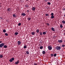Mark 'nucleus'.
I'll use <instances>...</instances> for the list:
<instances>
[{
  "label": "nucleus",
  "instance_id": "nucleus-2",
  "mask_svg": "<svg viewBox=\"0 0 65 65\" xmlns=\"http://www.w3.org/2000/svg\"><path fill=\"white\" fill-rule=\"evenodd\" d=\"M48 48L49 50H52V46H49L48 47Z\"/></svg>",
  "mask_w": 65,
  "mask_h": 65
},
{
  "label": "nucleus",
  "instance_id": "nucleus-34",
  "mask_svg": "<svg viewBox=\"0 0 65 65\" xmlns=\"http://www.w3.org/2000/svg\"><path fill=\"white\" fill-rule=\"evenodd\" d=\"M11 59L12 60V61H14V58H11Z\"/></svg>",
  "mask_w": 65,
  "mask_h": 65
},
{
  "label": "nucleus",
  "instance_id": "nucleus-17",
  "mask_svg": "<svg viewBox=\"0 0 65 65\" xmlns=\"http://www.w3.org/2000/svg\"><path fill=\"white\" fill-rule=\"evenodd\" d=\"M43 47L42 46H41L40 47V49L41 50H42V49H43Z\"/></svg>",
  "mask_w": 65,
  "mask_h": 65
},
{
  "label": "nucleus",
  "instance_id": "nucleus-29",
  "mask_svg": "<svg viewBox=\"0 0 65 65\" xmlns=\"http://www.w3.org/2000/svg\"><path fill=\"white\" fill-rule=\"evenodd\" d=\"M13 17H14V18H15L16 17V15H15V14H14L13 15Z\"/></svg>",
  "mask_w": 65,
  "mask_h": 65
},
{
  "label": "nucleus",
  "instance_id": "nucleus-43",
  "mask_svg": "<svg viewBox=\"0 0 65 65\" xmlns=\"http://www.w3.org/2000/svg\"><path fill=\"white\" fill-rule=\"evenodd\" d=\"M0 19H2V17H0Z\"/></svg>",
  "mask_w": 65,
  "mask_h": 65
},
{
  "label": "nucleus",
  "instance_id": "nucleus-44",
  "mask_svg": "<svg viewBox=\"0 0 65 65\" xmlns=\"http://www.w3.org/2000/svg\"><path fill=\"white\" fill-rule=\"evenodd\" d=\"M64 17H65V14H64Z\"/></svg>",
  "mask_w": 65,
  "mask_h": 65
},
{
  "label": "nucleus",
  "instance_id": "nucleus-20",
  "mask_svg": "<svg viewBox=\"0 0 65 65\" xmlns=\"http://www.w3.org/2000/svg\"><path fill=\"white\" fill-rule=\"evenodd\" d=\"M3 58V55H0V58Z\"/></svg>",
  "mask_w": 65,
  "mask_h": 65
},
{
  "label": "nucleus",
  "instance_id": "nucleus-31",
  "mask_svg": "<svg viewBox=\"0 0 65 65\" xmlns=\"http://www.w3.org/2000/svg\"><path fill=\"white\" fill-rule=\"evenodd\" d=\"M9 62H12V61L11 59H10L9 60Z\"/></svg>",
  "mask_w": 65,
  "mask_h": 65
},
{
  "label": "nucleus",
  "instance_id": "nucleus-35",
  "mask_svg": "<svg viewBox=\"0 0 65 65\" xmlns=\"http://www.w3.org/2000/svg\"><path fill=\"white\" fill-rule=\"evenodd\" d=\"M25 7H27V8H28V7H29V6H28V5H26L25 6Z\"/></svg>",
  "mask_w": 65,
  "mask_h": 65
},
{
  "label": "nucleus",
  "instance_id": "nucleus-38",
  "mask_svg": "<svg viewBox=\"0 0 65 65\" xmlns=\"http://www.w3.org/2000/svg\"><path fill=\"white\" fill-rule=\"evenodd\" d=\"M46 25H47V26H49L50 25V24L48 23H46Z\"/></svg>",
  "mask_w": 65,
  "mask_h": 65
},
{
  "label": "nucleus",
  "instance_id": "nucleus-15",
  "mask_svg": "<svg viewBox=\"0 0 65 65\" xmlns=\"http://www.w3.org/2000/svg\"><path fill=\"white\" fill-rule=\"evenodd\" d=\"M32 9L34 11L35 10V7H33L32 8Z\"/></svg>",
  "mask_w": 65,
  "mask_h": 65
},
{
  "label": "nucleus",
  "instance_id": "nucleus-24",
  "mask_svg": "<svg viewBox=\"0 0 65 65\" xmlns=\"http://www.w3.org/2000/svg\"><path fill=\"white\" fill-rule=\"evenodd\" d=\"M18 34H19V33H18V32H15L14 34V35H18Z\"/></svg>",
  "mask_w": 65,
  "mask_h": 65
},
{
  "label": "nucleus",
  "instance_id": "nucleus-30",
  "mask_svg": "<svg viewBox=\"0 0 65 65\" xmlns=\"http://www.w3.org/2000/svg\"><path fill=\"white\" fill-rule=\"evenodd\" d=\"M5 35H6V36H8V34L7 33H5Z\"/></svg>",
  "mask_w": 65,
  "mask_h": 65
},
{
  "label": "nucleus",
  "instance_id": "nucleus-13",
  "mask_svg": "<svg viewBox=\"0 0 65 65\" xmlns=\"http://www.w3.org/2000/svg\"><path fill=\"white\" fill-rule=\"evenodd\" d=\"M31 34H32V35H35V32H32Z\"/></svg>",
  "mask_w": 65,
  "mask_h": 65
},
{
  "label": "nucleus",
  "instance_id": "nucleus-46",
  "mask_svg": "<svg viewBox=\"0 0 65 65\" xmlns=\"http://www.w3.org/2000/svg\"><path fill=\"white\" fill-rule=\"evenodd\" d=\"M26 0V1H28V0Z\"/></svg>",
  "mask_w": 65,
  "mask_h": 65
},
{
  "label": "nucleus",
  "instance_id": "nucleus-7",
  "mask_svg": "<svg viewBox=\"0 0 65 65\" xmlns=\"http://www.w3.org/2000/svg\"><path fill=\"white\" fill-rule=\"evenodd\" d=\"M21 15H23V16H25L26 15V14L24 13H22Z\"/></svg>",
  "mask_w": 65,
  "mask_h": 65
},
{
  "label": "nucleus",
  "instance_id": "nucleus-25",
  "mask_svg": "<svg viewBox=\"0 0 65 65\" xmlns=\"http://www.w3.org/2000/svg\"><path fill=\"white\" fill-rule=\"evenodd\" d=\"M54 16H51V18L52 19H54Z\"/></svg>",
  "mask_w": 65,
  "mask_h": 65
},
{
  "label": "nucleus",
  "instance_id": "nucleus-16",
  "mask_svg": "<svg viewBox=\"0 0 65 65\" xmlns=\"http://www.w3.org/2000/svg\"><path fill=\"white\" fill-rule=\"evenodd\" d=\"M4 48H7V45H4Z\"/></svg>",
  "mask_w": 65,
  "mask_h": 65
},
{
  "label": "nucleus",
  "instance_id": "nucleus-36",
  "mask_svg": "<svg viewBox=\"0 0 65 65\" xmlns=\"http://www.w3.org/2000/svg\"><path fill=\"white\" fill-rule=\"evenodd\" d=\"M65 45H62V47H65Z\"/></svg>",
  "mask_w": 65,
  "mask_h": 65
},
{
  "label": "nucleus",
  "instance_id": "nucleus-39",
  "mask_svg": "<svg viewBox=\"0 0 65 65\" xmlns=\"http://www.w3.org/2000/svg\"><path fill=\"white\" fill-rule=\"evenodd\" d=\"M53 54H51V57H53Z\"/></svg>",
  "mask_w": 65,
  "mask_h": 65
},
{
  "label": "nucleus",
  "instance_id": "nucleus-48",
  "mask_svg": "<svg viewBox=\"0 0 65 65\" xmlns=\"http://www.w3.org/2000/svg\"><path fill=\"white\" fill-rule=\"evenodd\" d=\"M48 18H49V17H48Z\"/></svg>",
  "mask_w": 65,
  "mask_h": 65
},
{
  "label": "nucleus",
  "instance_id": "nucleus-40",
  "mask_svg": "<svg viewBox=\"0 0 65 65\" xmlns=\"http://www.w3.org/2000/svg\"><path fill=\"white\" fill-rule=\"evenodd\" d=\"M63 11L64 10H65V8H64L63 9Z\"/></svg>",
  "mask_w": 65,
  "mask_h": 65
},
{
  "label": "nucleus",
  "instance_id": "nucleus-41",
  "mask_svg": "<svg viewBox=\"0 0 65 65\" xmlns=\"http://www.w3.org/2000/svg\"><path fill=\"white\" fill-rule=\"evenodd\" d=\"M34 65H38L37 63H36L34 64Z\"/></svg>",
  "mask_w": 65,
  "mask_h": 65
},
{
  "label": "nucleus",
  "instance_id": "nucleus-26",
  "mask_svg": "<svg viewBox=\"0 0 65 65\" xmlns=\"http://www.w3.org/2000/svg\"><path fill=\"white\" fill-rule=\"evenodd\" d=\"M60 28H63V25H62V24L60 25Z\"/></svg>",
  "mask_w": 65,
  "mask_h": 65
},
{
  "label": "nucleus",
  "instance_id": "nucleus-5",
  "mask_svg": "<svg viewBox=\"0 0 65 65\" xmlns=\"http://www.w3.org/2000/svg\"><path fill=\"white\" fill-rule=\"evenodd\" d=\"M18 44L19 45H20L21 44V42L20 41H18Z\"/></svg>",
  "mask_w": 65,
  "mask_h": 65
},
{
  "label": "nucleus",
  "instance_id": "nucleus-21",
  "mask_svg": "<svg viewBox=\"0 0 65 65\" xmlns=\"http://www.w3.org/2000/svg\"><path fill=\"white\" fill-rule=\"evenodd\" d=\"M42 33L43 35H45V34H46V33L45 32H43Z\"/></svg>",
  "mask_w": 65,
  "mask_h": 65
},
{
  "label": "nucleus",
  "instance_id": "nucleus-37",
  "mask_svg": "<svg viewBox=\"0 0 65 65\" xmlns=\"http://www.w3.org/2000/svg\"><path fill=\"white\" fill-rule=\"evenodd\" d=\"M45 15H46V16H48L49 15L47 13V14H46Z\"/></svg>",
  "mask_w": 65,
  "mask_h": 65
},
{
  "label": "nucleus",
  "instance_id": "nucleus-14",
  "mask_svg": "<svg viewBox=\"0 0 65 65\" xmlns=\"http://www.w3.org/2000/svg\"><path fill=\"white\" fill-rule=\"evenodd\" d=\"M42 53L43 55H44L45 54V52L44 51H43L42 52Z\"/></svg>",
  "mask_w": 65,
  "mask_h": 65
},
{
  "label": "nucleus",
  "instance_id": "nucleus-32",
  "mask_svg": "<svg viewBox=\"0 0 65 65\" xmlns=\"http://www.w3.org/2000/svg\"><path fill=\"white\" fill-rule=\"evenodd\" d=\"M47 4H48V5H51V3L48 2L47 3Z\"/></svg>",
  "mask_w": 65,
  "mask_h": 65
},
{
  "label": "nucleus",
  "instance_id": "nucleus-9",
  "mask_svg": "<svg viewBox=\"0 0 65 65\" xmlns=\"http://www.w3.org/2000/svg\"><path fill=\"white\" fill-rule=\"evenodd\" d=\"M27 20H28V21H30V20H31V18L29 17L27 18Z\"/></svg>",
  "mask_w": 65,
  "mask_h": 65
},
{
  "label": "nucleus",
  "instance_id": "nucleus-19",
  "mask_svg": "<svg viewBox=\"0 0 65 65\" xmlns=\"http://www.w3.org/2000/svg\"><path fill=\"white\" fill-rule=\"evenodd\" d=\"M40 35H41V36H42V32H40Z\"/></svg>",
  "mask_w": 65,
  "mask_h": 65
},
{
  "label": "nucleus",
  "instance_id": "nucleus-28",
  "mask_svg": "<svg viewBox=\"0 0 65 65\" xmlns=\"http://www.w3.org/2000/svg\"><path fill=\"white\" fill-rule=\"evenodd\" d=\"M56 55H57V54L56 53H55L54 55V57H56Z\"/></svg>",
  "mask_w": 65,
  "mask_h": 65
},
{
  "label": "nucleus",
  "instance_id": "nucleus-10",
  "mask_svg": "<svg viewBox=\"0 0 65 65\" xmlns=\"http://www.w3.org/2000/svg\"><path fill=\"white\" fill-rule=\"evenodd\" d=\"M24 48H27V45H25L24 46Z\"/></svg>",
  "mask_w": 65,
  "mask_h": 65
},
{
  "label": "nucleus",
  "instance_id": "nucleus-42",
  "mask_svg": "<svg viewBox=\"0 0 65 65\" xmlns=\"http://www.w3.org/2000/svg\"><path fill=\"white\" fill-rule=\"evenodd\" d=\"M29 10H27V12H29Z\"/></svg>",
  "mask_w": 65,
  "mask_h": 65
},
{
  "label": "nucleus",
  "instance_id": "nucleus-11",
  "mask_svg": "<svg viewBox=\"0 0 65 65\" xmlns=\"http://www.w3.org/2000/svg\"><path fill=\"white\" fill-rule=\"evenodd\" d=\"M10 9H10V8H8L7 9V10L8 11H9V12H10Z\"/></svg>",
  "mask_w": 65,
  "mask_h": 65
},
{
  "label": "nucleus",
  "instance_id": "nucleus-33",
  "mask_svg": "<svg viewBox=\"0 0 65 65\" xmlns=\"http://www.w3.org/2000/svg\"><path fill=\"white\" fill-rule=\"evenodd\" d=\"M51 15L52 16H54V13H52Z\"/></svg>",
  "mask_w": 65,
  "mask_h": 65
},
{
  "label": "nucleus",
  "instance_id": "nucleus-18",
  "mask_svg": "<svg viewBox=\"0 0 65 65\" xmlns=\"http://www.w3.org/2000/svg\"><path fill=\"white\" fill-rule=\"evenodd\" d=\"M3 32H4V33H5V32H6V29H4L3 31Z\"/></svg>",
  "mask_w": 65,
  "mask_h": 65
},
{
  "label": "nucleus",
  "instance_id": "nucleus-8",
  "mask_svg": "<svg viewBox=\"0 0 65 65\" xmlns=\"http://www.w3.org/2000/svg\"><path fill=\"white\" fill-rule=\"evenodd\" d=\"M51 29H52V31H53L54 32L55 31V29H54V28L53 27H52Z\"/></svg>",
  "mask_w": 65,
  "mask_h": 65
},
{
  "label": "nucleus",
  "instance_id": "nucleus-22",
  "mask_svg": "<svg viewBox=\"0 0 65 65\" xmlns=\"http://www.w3.org/2000/svg\"><path fill=\"white\" fill-rule=\"evenodd\" d=\"M62 24H65V21H64V20H63L62 21Z\"/></svg>",
  "mask_w": 65,
  "mask_h": 65
},
{
  "label": "nucleus",
  "instance_id": "nucleus-12",
  "mask_svg": "<svg viewBox=\"0 0 65 65\" xmlns=\"http://www.w3.org/2000/svg\"><path fill=\"white\" fill-rule=\"evenodd\" d=\"M39 32V30L38 29H37L36 30V32L37 33H38Z\"/></svg>",
  "mask_w": 65,
  "mask_h": 65
},
{
  "label": "nucleus",
  "instance_id": "nucleus-4",
  "mask_svg": "<svg viewBox=\"0 0 65 65\" xmlns=\"http://www.w3.org/2000/svg\"><path fill=\"white\" fill-rule=\"evenodd\" d=\"M19 63V60H18L17 61V62H15V64L16 65H17Z\"/></svg>",
  "mask_w": 65,
  "mask_h": 65
},
{
  "label": "nucleus",
  "instance_id": "nucleus-27",
  "mask_svg": "<svg viewBox=\"0 0 65 65\" xmlns=\"http://www.w3.org/2000/svg\"><path fill=\"white\" fill-rule=\"evenodd\" d=\"M21 23H18V26H21Z\"/></svg>",
  "mask_w": 65,
  "mask_h": 65
},
{
  "label": "nucleus",
  "instance_id": "nucleus-45",
  "mask_svg": "<svg viewBox=\"0 0 65 65\" xmlns=\"http://www.w3.org/2000/svg\"><path fill=\"white\" fill-rule=\"evenodd\" d=\"M1 43V41H0V43Z\"/></svg>",
  "mask_w": 65,
  "mask_h": 65
},
{
  "label": "nucleus",
  "instance_id": "nucleus-6",
  "mask_svg": "<svg viewBox=\"0 0 65 65\" xmlns=\"http://www.w3.org/2000/svg\"><path fill=\"white\" fill-rule=\"evenodd\" d=\"M58 42L59 43H62V42H63V41L62 40H58Z\"/></svg>",
  "mask_w": 65,
  "mask_h": 65
},
{
  "label": "nucleus",
  "instance_id": "nucleus-1",
  "mask_svg": "<svg viewBox=\"0 0 65 65\" xmlns=\"http://www.w3.org/2000/svg\"><path fill=\"white\" fill-rule=\"evenodd\" d=\"M61 48V47L59 46H57L56 47V50H59V51H60Z\"/></svg>",
  "mask_w": 65,
  "mask_h": 65
},
{
  "label": "nucleus",
  "instance_id": "nucleus-23",
  "mask_svg": "<svg viewBox=\"0 0 65 65\" xmlns=\"http://www.w3.org/2000/svg\"><path fill=\"white\" fill-rule=\"evenodd\" d=\"M26 53L27 55H29V52H28V51H27L26 52Z\"/></svg>",
  "mask_w": 65,
  "mask_h": 65
},
{
  "label": "nucleus",
  "instance_id": "nucleus-47",
  "mask_svg": "<svg viewBox=\"0 0 65 65\" xmlns=\"http://www.w3.org/2000/svg\"><path fill=\"white\" fill-rule=\"evenodd\" d=\"M1 5V3H0V5Z\"/></svg>",
  "mask_w": 65,
  "mask_h": 65
},
{
  "label": "nucleus",
  "instance_id": "nucleus-3",
  "mask_svg": "<svg viewBox=\"0 0 65 65\" xmlns=\"http://www.w3.org/2000/svg\"><path fill=\"white\" fill-rule=\"evenodd\" d=\"M4 45V44L3 43H1V44H0V47L1 48Z\"/></svg>",
  "mask_w": 65,
  "mask_h": 65
}]
</instances>
